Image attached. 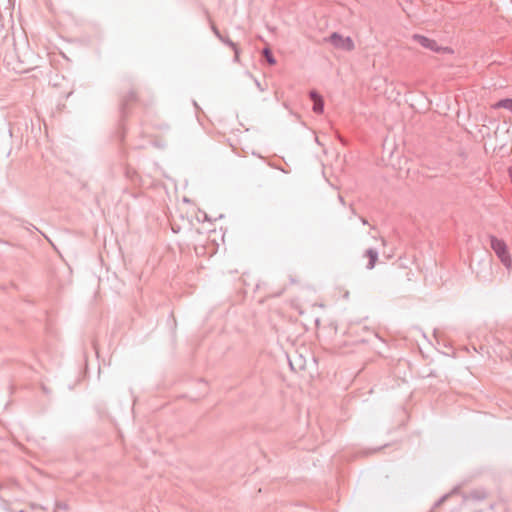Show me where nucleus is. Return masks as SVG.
<instances>
[{"mask_svg": "<svg viewBox=\"0 0 512 512\" xmlns=\"http://www.w3.org/2000/svg\"><path fill=\"white\" fill-rule=\"evenodd\" d=\"M361 222H362L363 224H367V223H368V222H367V220H366L365 218H363V217L361 218Z\"/></svg>", "mask_w": 512, "mask_h": 512, "instance_id": "obj_17", "label": "nucleus"}, {"mask_svg": "<svg viewBox=\"0 0 512 512\" xmlns=\"http://www.w3.org/2000/svg\"><path fill=\"white\" fill-rule=\"evenodd\" d=\"M263 56L270 65H274L276 60L269 48L263 49Z\"/></svg>", "mask_w": 512, "mask_h": 512, "instance_id": "obj_8", "label": "nucleus"}, {"mask_svg": "<svg viewBox=\"0 0 512 512\" xmlns=\"http://www.w3.org/2000/svg\"><path fill=\"white\" fill-rule=\"evenodd\" d=\"M491 249L494 251L503 266L510 271L512 269V258L508 250V246L504 240L494 235L489 236Z\"/></svg>", "mask_w": 512, "mask_h": 512, "instance_id": "obj_1", "label": "nucleus"}, {"mask_svg": "<svg viewBox=\"0 0 512 512\" xmlns=\"http://www.w3.org/2000/svg\"><path fill=\"white\" fill-rule=\"evenodd\" d=\"M211 29L218 39H222V34L214 24H212Z\"/></svg>", "mask_w": 512, "mask_h": 512, "instance_id": "obj_12", "label": "nucleus"}, {"mask_svg": "<svg viewBox=\"0 0 512 512\" xmlns=\"http://www.w3.org/2000/svg\"><path fill=\"white\" fill-rule=\"evenodd\" d=\"M448 495H444L443 497H441L435 504V507H438L440 506L446 499H447Z\"/></svg>", "mask_w": 512, "mask_h": 512, "instance_id": "obj_14", "label": "nucleus"}, {"mask_svg": "<svg viewBox=\"0 0 512 512\" xmlns=\"http://www.w3.org/2000/svg\"><path fill=\"white\" fill-rule=\"evenodd\" d=\"M136 100V94L135 92L131 91L129 94L124 98L122 107L123 109H126V106L129 104V102Z\"/></svg>", "mask_w": 512, "mask_h": 512, "instance_id": "obj_9", "label": "nucleus"}, {"mask_svg": "<svg viewBox=\"0 0 512 512\" xmlns=\"http://www.w3.org/2000/svg\"><path fill=\"white\" fill-rule=\"evenodd\" d=\"M219 40L232 49H236V47H237L236 43H234L230 38L224 37L223 35H222V39H219Z\"/></svg>", "mask_w": 512, "mask_h": 512, "instance_id": "obj_10", "label": "nucleus"}, {"mask_svg": "<svg viewBox=\"0 0 512 512\" xmlns=\"http://www.w3.org/2000/svg\"><path fill=\"white\" fill-rule=\"evenodd\" d=\"M363 257L368 258V263L366 264V269L372 270V269H374V267L378 261L379 253L374 248H368L364 251Z\"/></svg>", "mask_w": 512, "mask_h": 512, "instance_id": "obj_5", "label": "nucleus"}, {"mask_svg": "<svg viewBox=\"0 0 512 512\" xmlns=\"http://www.w3.org/2000/svg\"><path fill=\"white\" fill-rule=\"evenodd\" d=\"M309 97L313 101V111L317 114L323 113L324 101L322 96L315 90L309 92Z\"/></svg>", "mask_w": 512, "mask_h": 512, "instance_id": "obj_4", "label": "nucleus"}, {"mask_svg": "<svg viewBox=\"0 0 512 512\" xmlns=\"http://www.w3.org/2000/svg\"><path fill=\"white\" fill-rule=\"evenodd\" d=\"M412 39L415 42H417L418 44H420L422 47L429 49L433 52L439 53V52H444L447 50V48H443V47L439 46L435 40H432V39L427 38L420 34H414L412 36Z\"/></svg>", "mask_w": 512, "mask_h": 512, "instance_id": "obj_3", "label": "nucleus"}, {"mask_svg": "<svg viewBox=\"0 0 512 512\" xmlns=\"http://www.w3.org/2000/svg\"><path fill=\"white\" fill-rule=\"evenodd\" d=\"M56 509H58V510H68L69 506L65 502H57L56 503Z\"/></svg>", "mask_w": 512, "mask_h": 512, "instance_id": "obj_11", "label": "nucleus"}, {"mask_svg": "<svg viewBox=\"0 0 512 512\" xmlns=\"http://www.w3.org/2000/svg\"><path fill=\"white\" fill-rule=\"evenodd\" d=\"M493 108H495V109L504 108V109L512 112V98H506V99H502V100L498 101L497 103H495L493 105Z\"/></svg>", "mask_w": 512, "mask_h": 512, "instance_id": "obj_7", "label": "nucleus"}, {"mask_svg": "<svg viewBox=\"0 0 512 512\" xmlns=\"http://www.w3.org/2000/svg\"><path fill=\"white\" fill-rule=\"evenodd\" d=\"M255 82H256L257 87L262 91L263 88L261 87V84L257 80Z\"/></svg>", "mask_w": 512, "mask_h": 512, "instance_id": "obj_15", "label": "nucleus"}, {"mask_svg": "<svg viewBox=\"0 0 512 512\" xmlns=\"http://www.w3.org/2000/svg\"><path fill=\"white\" fill-rule=\"evenodd\" d=\"M336 49L343 51H352L355 48L351 37H344L337 32H333L327 39Z\"/></svg>", "mask_w": 512, "mask_h": 512, "instance_id": "obj_2", "label": "nucleus"}, {"mask_svg": "<svg viewBox=\"0 0 512 512\" xmlns=\"http://www.w3.org/2000/svg\"><path fill=\"white\" fill-rule=\"evenodd\" d=\"M381 243H382V245H383V246H385V245H386V240H385V238H381Z\"/></svg>", "mask_w": 512, "mask_h": 512, "instance_id": "obj_16", "label": "nucleus"}, {"mask_svg": "<svg viewBox=\"0 0 512 512\" xmlns=\"http://www.w3.org/2000/svg\"><path fill=\"white\" fill-rule=\"evenodd\" d=\"M487 497V493L485 490L482 489H476L470 491L466 496V500H472V501H482Z\"/></svg>", "mask_w": 512, "mask_h": 512, "instance_id": "obj_6", "label": "nucleus"}, {"mask_svg": "<svg viewBox=\"0 0 512 512\" xmlns=\"http://www.w3.org/2000/svg\"><path fill=\"white\" fill-rule=\"evenodd\" d=\"M234 51V62H239V49L236 47V49H233Z\"/></svg>", "mask_w": 512, "mask_h": 512, "instance_id": "obj_13", "label": "nucleus"}]
</instances>
